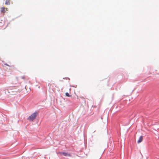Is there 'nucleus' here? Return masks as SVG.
<instances>
[{
  "label": "nucleus",
  "instance_id": "obj_8",
  "mask_svg": "<svg viewBox=\"0 0 159 159\" xmlns=\"http://www.w3.org/2000/svg\"><path fill=\"white\" fill-rule=\"evenodd\" d=\"M66 95L67 97H70V95L68 93H66Z\"/></svg>",
  "mask_w": 159,
  "mask_h": 159
},
{
  "label": "nucleus",
  "instance_id": "obj_1",
  "mask_svg": "<svg viewBox=\"0 0 159 159\" xmlns=\"http://www.w3.org/2000/svg\"><path fill=\"white\" fill-rule=\"evenodd\" d=\"M7 90L8 93H10L11 95H16L20 92V90L17 88L15 89L9 88Z\"/></svg>",
  "mask_w": 159,
  "mask_h": 159
},
{
  "label": "nucleus",
  "instance_id": "obj_3",
  "mask_svg": "<svg viewBox=\"0 0 159 159\" xmlns=\"http://www.w3.org/2000/svg\"><path fill=\"white\" fill-rule=\"evenodd\" d=\"M58 154L61 156L63 155L65 157H71V155L70 154L68 153L65 152H59L58 153Z\"/></svg>",
  "mask_w": 159,
  "mask_h": 159
},
{
  "label": "nucleus",
  "instance_id": "obj_6",
  "mask_svg": "<svg viewBox=\"0 0 159 159\" xmlns=\"http://www.w3.org/2000/svg\"><path fill=\"white\" fill-rule=\"evenodd\" d=\"M10 0H6L5 2V4L7 5L10 4Z\"/></svg>",
  "mask_w": 159,
  "mask_h": 159
},
{
  "label": "nucleus",
  "instance_id": "obj_2",
  "mask_svg": "<svg viewBox=\"0 0 159 159\" xmlns=\"http://www.w3.org/2000/svg\"><path fill=\"white\" fill-rule=\"evenodd\" d=\"M37 114V112L33 113L28 118V119L30 121L33 120L35 119Z\"/></svg>",
  "mask_w": 159,
  "mask_h": 159
},
{
  "label": "nucleus",
  "instance_id": "obj_5",
  "mask_svg": "<svg viewBox=\"0 0 159 159\" xmlns=\"http://www.w3.org/2000/svg\"><path fill=\"white\" fill-rule=\"evenodd\" d=\"M5 9L7 10V8L6 9L4 7H2L1 8V11L2 13H4L6 11Z\"/></svg>",
  "mask_w": 159,
  "mask_h": 159
},
{
  "label": "nucleus",
  "instance_id": "obj_4",
  "mask_svg": "<svg viewBox=\"0 0 159 159\" xmlns=\"http://www.w3.org/2000/svg\"><path fill=\"white\" fill-rule=\"evenodd\" d=\"M143 140V137L142 136H140L139 138V139L138 141V143H140Z\"/></svg>",
  "mask_w": 159,
  "mask_h": 159
},
{
  "label": "nucleus",
  "instance_id": "obj_7",
  "mask_svg": "<svg viewBox=\"0 0 159 159\" xmlns=\"http://www.w3.org/2000/svg\"><path fill=\"white\" fill-rule=\"evenodd\" d=\"M16 81V82H18V78L17 77H16L15 79H13V82H14L15 81Z\"/></svg>",
  "mask_w": 159,
  "mask_h": 159
}]
</instances>
